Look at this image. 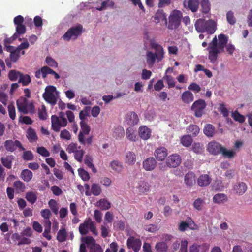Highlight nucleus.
Listing matches in <instances>:
<instances>
[{"label": "nucleus", "mask_w": 252, "mask_h": 252, "mask_svg": "<svg viewBox=\"0 0 252 252\" xmlns=\"http://www.w3.org/2000/svg\"><path fill=\"white\" fill-rule=\"evenodd\" d=\"M22 158L25 161L32 160L34 158V155L31 151L27 150L23 152Z\"/></svg>", "instance_id": "nucleus-54"}, {"label": "nucleus", "mask_w": 252, "mask_h": 252, "mask_svg": "<svg viewBox=\"0 0 252 252\" xmlns=\"http://www.w3.org/2000/svg\"><path fill=\"white\" fill-rule=\"evenodd\" d=\"M125 134L124 129L122 127L116 128L113 133V136L116 139H119L124 137Z\"/></svg>", "instance_id": "nucleus-43"}, {"label": "nucleus", "mask_w": 252, "mask_h": 252, "mask_svg": "<svg viewBox=\"0 0 252 252\" xmlns=\"http://www.w3.org/2000/svg\"><path fill=\"white\" fill-rule=\"evenodd\" d=\"M14 160L13 155H7L5 157H2L1 161L2 165L6 168L10 169L12 167V163Z\"/></svg>", "instance_id": "nucleus-24"}, {"label": "nucleus", "mask_w": 252, "mask_h": 252, "mask_svg": "<svg viewBox=\"0 0 252 252\" xmlns=\"http://www.w3.org/2000/svg\"><path fill=\"white\" fill-rule=\"evenodd\" d=\"M81 130L80 131L78 139L79 143L83 145H90L93 142V136L85 137V135L89 134L90 132V127L84 121H81L80 123Z\"/></svg>", "instance_id": "nucleus-1"}, {"label": "nucleus", "mask_w": 252, "mask_h": 252, "mask_svg": "<svg viewBox=\"0 0 252 252\" xmlns=\"http://www.w3.org/2000/svg\"><path fill=\"white\" fill-rule=\"evenodd\" d=\"M91 219L89 218L86 220L84 223H81L79 226V231L82 235H86L89 229Z\"/></svg>", "instance_id": "nucleus-23"}, {"label": "nucleus", "mask_w": 252, "mask_h": 252, "mask_svg": "<svg viewBox=\"0 0 252 252\" xmlns=\"http://www.w3.org/2000/svg\"><path fill=\"white\" fill-rule=\"evenodd\" d=\"M67 232L65 229L63 228L59 230L57 233V239L60 242H63L66 240Z\"/></svg>", "instance_id": "nucleus-40"}, {"label": "nucleus", "mask_w": 252, "mask_h": 252, "mask_svg": "<svg viewBox=\"0 0 252 252\" xmlns=\"http://www.w3.org/2000/svg\"><path fill=\"white\" fill-rule=\"evenodd\" d=\"M45 92L43 94V97L48 103L52 105L56 104L57 98L54 94L56 88L53 86H48L45 88Z\"/></svg>", "instance_id": "nucleus-5"}, {"label": "nucleus", "mask_w": 252, "mask_h": 252, "mask_svg": "<svg viewBox=\"0 0 252 252\" xmlns=\"http://www.w3.org/2000/svg\"><path fill=\"white\" fill-rule=\"evenodd\" d=\"M83 27L81 25L73 26L69 28L63 36L64 40L69 41L71 39H76L82 32Z\"/></svg>", "instance_id": "nucleus-3"}, {"label": "nucleus", "mask_w": 252, "mask_h": 252, "mask_svg": "<svg viewBox=\"0 0 252 252\" xmlns=\"http://www.w3.org/2000/svg\"><path fill=\"white\" fill-rule=\"evenodd\" d=\"M206 106L205 101L203 99H199L192 104L191 109L194 112V115L196 117H200L202 116Z\"/></svg>", "instance_id": "nucleus-8"}, {"label": "nucleus", "mask_w": 252, "mask_h": 252, "mask_svg": "<svg viewBox=\"0 0 252 252\" xmlns=\"http://www.w3.org/2000/svg\"><path fill=\"white\" fill-rule=\"evenodd\" d=\"M168 153L166 148L161 147L157 148L154 152V156L158 161H162L167 156Z\"/></svg>", "instance_id": "nucleus-17"}, {"label": "nucleus", "mask_w": 252, "mask_h": 252, "mask_svg": "<svg viewBox=\"0 0 252 252\" xmlns=\"http://www.w3.org/2000/svg\"><path fill=\"white\" fill-rule=\"evenodd\" d=\"M136 160V156L135 153L133 152H128L126 153L125 156V162L129 165H133Z\"/></svg>", "instance_id": "nucleus-25"}, {"label": "nucleus", "mask_w": 252, "mask_h": 252, "mask_svg": "<svg viewBox=\"0 0 252 252\" xmlns=\"http://www.w3.org/2000/svg\"><path fill=\"white\" fill-rule=\"evenodd\" d=\"M223 146L219 142L212 141L207 145V150L212 155H218L221 153Z\"/></svg>", "instance_id": "nucleus-10"}, {"label": "nucleus", "mask_w": 252, "mask_h": 252, "mask_svg": "<svg viewBox=\"0 0 252 252\" xmlns=\"http://www.w3.org/2000/svg\"><path fill=\"white\" fill-rule=\"evenodd\" d=\"M192 142V139L189 135H184L181 139V143L185 147H189L191 145Z\"/></svg>", "instance_id": "nucleus-50"}, {"label": "nucleus", "mask_w": 252, "mask_h": 252, "mask_svg": "<svg viewBox=\"0 0 252 252\" xmlns=\"http://www.w3.org/2000/svg\"><path fill=\"white\" fill-rule=\"evenodd\" d=\"M25 198L28 201L32 204L35 203L37 198L36 194L33 191L27 192L26 194Z\"/></svg>", "instance_id": "nucleus-46"}, {"label": "nucleus", "mask_w": 252, "mask_h": 252, "mask_svg": "<svg viewBox=\"0 0 252 252\" xmlns=\"http://www.w3.org/2000/svg\"><path fill=\"white\" fill-rule=\"evenodd\" d=\"M21 73V72L16 70H11L8 73V76L10 81H16L19 79Z\"/></svg>", "instance_id": "nucleus-45"}, {"label": "nucleus", "mask_w": 252, "mask_h": 252, "mask_svg": "<svg viewBox=\"0 0 252 252\" xmlns=\"http://www.w3.org/2000/svg\"><path fill=\"white\" fill-rule=\"evenodd\" d=\"M37 152L43 157H48L50 154V152L44 147L41 146L37 148Z\"/></svg>", "instance_id": "nucleus-61"}, {"label": "nucleus", "mask_w": 252, "mask_h": 252, "mask_svg": "<svg viewBox=\"0 0 252 252\" xmlns=\"http://www.w3.org/2000/svg\"><path fill=\"white\" fill-rule=\"evenodd\" d=\"M192 225L196 226L192 219L189 217L185 221H182L180 223L178 226V230L181 232L185 231L188 228L194 230L195 229V228L192 227Z\"/></svg>", "instance_id": "nucleus-14"}, {"label": "nucleus", "mask_w": 252, "mask_h": 252, "mask_svg": "<svg viewBox=\"0 0 252 252\" xmlns=\"http://www.w3.org/2000/svg\"><path fill=\"white\" fill-rule=\"evenodd\" d=\"M48 205L52 212L56 215L58 214L59 208L57 201L54 199H50L48 202Z\"/></svg>", "instance_id": "nucleus-56"}, {"label": "nucleus", "mask_w": 252, "mask_h": 252, "mask_svg": "<svg viewBox=\"0 0 252 252\" xmlns=\"http://www.w3.org/2000/svg\"><path fill=\"white\" fill-rule=\"evenodd\" d=\"M227 200V196L223 193H218L215 195L213 198V200L216 203H221Z\"/></svg>", "instance_id": "nucleus-39"}, {"label": "nucleus", "mask_w": 252, "mask_h": 252, "mask_svg": "<svg viewBox=\"0 0 252 252\" xmlns=\"http://www.w3.org/2000/svg\"><path fill=\"white\" fill-rule=\"evenodd\" d=\"M4 146L7 151L10 152L15 151L17 148H19L20 151L25 150L21 142L18 140H7L4 142Z\"/></svg>", "instance_id": "nucleus-9"}, {"label": "nucleus", "mask_w": 252, "mask_h": 252, "mask_svg": "<svg viewBox=\"0 0 252 252\" xmlns=\"http://www.w3.org/2000/svg\"><path fill=\"white\" fill-rule=\"evenodd\" d=\"M97 203L98 206L103 210H108L111 207L110 203L106 199H100Z\"/></svg>", "instance_id": "nucleus-53"}, {"label": "nucleus", "mask_w": 252, "mask_h": 252, "mask_svg": "<svg viewBox=\"0 0 252 252\" xmlns=\"http://www.w3.org/2000/svg\"><path fill=\"white\" fill-rule=\"evenodd\" d=\"M137 188L139 192L145 193L149 191L150 189V185L148 183L141 181L139 182Z\"/></svg>", "instance_id": "nucleus-36"}, {"label": "nucleus", "mask_w": 252, "mask_h": 252, "mask_svg": "<svg viewBox=\"0 0 252 252\" xmlns=\"http://www.w3.org/2000/svg\"><path fill=\"white\" fill-rule=\"evenodd\" d=\"M13 187L15 188L17 192H23L26 189V186L24 183L18 180L15 181L13 183Z\"/></svg>", "instance_id": "nucleus-42"}, {"label": "nucleus", "mask_w": 252, "mask_h": 252, "mask_svg": "<svg viewBox=\"0 0 252 252\" xmlns=\"http://www.w3.org/2000/svg\"><path fill=\"white\" fill-rule=\"evenodd\" d=\"M52 128L55 132H59L60 130L61 127H65L67 124V121L66 118L60 119L56 115L51 116Z\"/></svg>", "instance_id": "nucleus-6"}, {"label": "nucleus", "mask_w": 252, "mask_h": 252, "mask_svg": "<svg viewBox=\"0 0 252 252\" xmlns=\"http://www.w3.org/2000/svg\"><path fill=\"white\" fill-rule=\"evenodd\" d=\"M110 166L111 168L116 172H121L123 168L122 164L117 160H113L110 162Z\"/></svg>", "instance_id": "nucleus-37"}, {"label": "nucleus", "mask_w": 252, "mask_h": 252, "mask_svg": "<svg viewBox=\"0 0 252 252\" xmlns=\"http://www.w3.org/2000/svg\"><path fill=\"white\" fill-rule=\"evenodd\" d=\"M201 11L205 14L208 13L210 10V4L208 0H202L200 3Z\"/></svg>", "instance_id": "nucleus-41"}, {"label": "nucleus", "mask_w": 252, "mask_h": 252, "mask_svg": "<svg viewBox=\"0 0 252 252\" xmlns=\"http://www.w3.org/2000/svg\"><path fill=\"white\" fill-rule=\"evenodd\" d=\"M232 116L234 120L240 123H243L245 120L244 116L240 114L238 111L233 113Z\"/></svg>", "instance_id": "nucleus-63"}, {"label": "nucleus", "mask_w": 252, "mask_h": 252, "mask_svg": "<svg viewBox=\"0 0 252 252\" xmlns=\"http://www.w3.org/2000/svg\"><path fill=\"white\" fill-rule=\"evenodd\" d=\"M157 59L156 55L152 51H147L146 52V62L148 65L153 66Z\"/></svg>", "instance_id": "nucleus-34"}, {"label": "nucleus", "mask_w": 252, "mask_h": 252, "mask_svg": "<svg viewBox=\"0 0 252 252\" xmlns=\"http://www.w3.org/2000/svg\"><path fill=\"white\" fill-rule=\"evenodd\" d=\"M126 244L128 249H131L135 252H138L140 250L142 243L139 239L131 236L127 239Z\"/></svg>", "instance_id": "nucleus-13"}, {"label": "nucleus", "mask_w": 252, "mask_h": 252, "mask_svg": "<svg viewBox=\"0 0 252 252\" xmlns=\"http://www.w3.org/2000/svg\"><path fill=\"white\" fill-rule=\"evenodd\" d=\"M204 204V200L198 198L194 201L193 205L195 209L198 211H200L202 209Z\"/></svg>", "instance_id": "nucleus-57"}, {"label": "nucleus", "mask_w": 252, "mask_h": 252, "mask_svg": "<svg viewBox=\"0 0 252 252\" xmlns=\"http://www.w3.org/2000/svg\"><path fill=\"white\" fill-rule=\"evenodd\" d=\"M181 99L185 103L189 104L193 101L194 96L190 91H186L182 94Z\"/></svg>", "instance_id": "nucleus-26"}, {"label": "nucleus", "mask_w": 252, "mask_h": 252, "mask_svg": "<svg viewBox=\"0 0 252 252\" xmlns=\"http://www.w3.org/2000/svg\"><path fill=\"white\" fill-rule=\"evenodd\" d=\"M93 158L89 155H86L84 160V163L90 168H91L94 173H96L97 170L94 164L93 163Z\"/></svg>", "instance_id": "nucleus-32"}, {"label": "nucleus", "mask_w": 252, "mask_h": 252, "mask_svg": "<svg viewBox=\"0 0 252 252\" xmlns=\"http://www.w3.org/2000/svg\"><path fill=\"white\" fill-rule=\"evenodd\" d=\"M181 157L177 154H174L168 157L166 163L169 167L175 168L181 164Z\"/></svg>", "instance_id": "nucleus-12"}, {"label": "nucleus", "mask_w": 252, "mask_h": 252, "mask_svg": "<svg viewBox=\"0 0 252 252\" xmlns=\"http://www.w3.org/2000/svg\"><path fill=\"white\" fill-rule=\"evenodd\" d=\"M126 121L128 125L134 126L138 124L139 118L135 112H129L126 116Z\"/></svg>", "instance_id": "nucleus-19"}, {"label": "nucleus", "mask_w": 252, "mask_h": 252, "mask_svg": "<svg viewBox=\"0 0 252 252\" xmlns=\"http://www.w3.org/2000/svg\"><path fill=\"white\" fill-rule=\"evenodd\" d=\"M221 154L225 158H232L236 155V153L233 150H227L223 147Z\"/></svg>", "instance_id": "nucleus-52"}, {"label": "nucleus", "mask_w": 252, "mask_h": 252, "mask_svg": "<svg viewBox=\"0 0 252 252\" xmlns=\"http://www.w3.org/2000/svg\"><path fill=\"white\" fill-rule=\"evenodd\" d=\"M155 249L157 252H166L168 250V246L165 242H160L156 244Z\"/></svg>", "instance_id": "nucleus-44"}, {"label": "nucleus", "mask_w": 252, "mask_h": 252, "mask_svg": "<svg viewBox=\"0 0 252 252\" xmlns=\"http://www.w3.org/2000/svg\"><path fill=\"white\" fill-rule=\"evenodd\" d=\"M18 83H22L24 86H28L31 82V78L28 74H23L21 73Z\"/></svg>", "instance_id": "nucleus-38"}, {"label": "nucleus", "mask_w": 252, "mask_h": 252, "mask_svg": "<svg viewBox=\"0 0 252 252\" xmlns=\"http://www.w3.org/2000/svg\"><path fill=\"white\" fill-rule=\"evenodd\" d=\"M32 172L29 169H26L22 171L20 177L26 182H30L32 178Z\"/></svg>", "instance_id": "nucleus-30"}, {"label": "nucleus", "mask_w": 252, "mask_h": 252, "mask_svg": "<svg viewBox=\"0 0 252 252\" xmlns=\"http://www.w3.org/2000/svg\"><path fill=\"white\" fill-rule=\"evenodd\" d=\"M212 179L207 174L200 175L197 179V183L199 186L204 187L209 185Z\"/></svg>", "instance_id": "nucleus-22"}, {"label": "nucleus", "mask_w": 252, "mask_h": 252, "mask_svg": "<svg viewBox=\"0 0 252 252\" xmlns=\"http://www.w3.org/2000/svg\"><path fill=\"white\" fill-rule=\"evenodd\" d=\"M136 131L132 127H129L126 129V138L131 141L136 140Z\"/></svg>", "instance_id": "nucleus-33"}, {"label": "nucleus", "mask_w": 252, "mask_h": 252, "mask_svg": "<svg viewBox=\"0 0 252 252\" xmlns=\"http://www.w3.org/2000/svg\"><path fill=\"white\" fill-rule=\"evenodd\" d=\"M195 176L193 172H188L184 177V182L185 184L188 186H192L195 183Z\"/></svg>", "instance_id": "nucleus-27"}, {"label": "nucleus", "mask_w": 252, "mask_h": 252, "mask_svg": "<svg viewBox=\"0 0 252 252\" xmlns=\"http://www.w3.org/2000/svg\"><path fill=\"white\" fill-rule=\"evenodd\" d=\"M218 44V40L216 37L215 36L214 38H213L211 42L209 44V46L207 49L209 52L208 59L210 60V62L212 63H214L217 60Z\"/></svg>", "instance_id": "nucleus-4"}, {"label": "nucleus", "mask_w": 252, "mask_h": 252, "mask_svg": "<svg viewBox=\"0 0 252 252\" xmlns=\"http://www.w3.org/2000/svg\"><path fill=\"white\" fill-rule=\"evenodd\" d=\"M166 13L164 12L163 10H158L154 17L156 23H158L161 21L164 22L165 24H167V19Z\"/></svg>", "instance_id": "nucleus-21"}, {"label": "nucleus", "mask_w": 252, "mask_h": 252, "mask_svg": "<svg viewBox=\"0 0 252 252\" xmlns=\"http://www.w3.org/2000/svg\"><path fill=\"white\" fill-rule=\"evenodd\" d=\"M66 151L69 153H73L75 159L81 163L85 153L84 150L78 146L76 143L71 142L67 146Z\"/></svg>", "instance_id": "nucleus-2"}, {"label": "nucleus", "mask_w": 252, "mask_h": 252, "mask_svg": "<svg viewBox=\"0 0 252 252\" xmlns=\"http://www.w3.org/2000/svg\"><path fill=\"white\" fill-rule=\"evenodd\" d=\"M26 137L30 143L36 141L38 139V137L35 130L32 127H29L27 129Z\"/></svg>", "instance_id": "nucleus-29"}, {"label": "nucleus", "mask_w": 252, "mask_h": 252, "mask_svg": "<svg viewBox=\"0 0 252 252\" xmlns=\"http://www.w3.org/2000/svg\"><path fill=\"white\" fill-rule=\"evenodd\" d=\"M78 173L83 181H88L90 179V175L88 172L85 170L84 169H79Z\"/></svg>", "instance_id": "nucleus-60"}, {"label": "nucleus", "mask_w": 252, "mask_h": 252, "mask_svg": "<svg viewBox=\"0 0 252 252\" xmlns=\"http://www.w3.org/2000/svg\"><path fill=\"white\" fill-rule=\"evenodd\" d=\"M150 45L151 48L155 50L154 53L156 55L158 62L161 61L164 57V51L162 46L152 40L150 41Z\"/></svg>", "instance_id": "nucleus-11"}, {"label": "nucleus", "mask_w": 252, "mask_h": 252, "mask_svg": "<svg viewBox=\"0 0 252 252\" xmlns=\"http://www.w3.org/2000/svg\"><path fill=\"white\" fill-rule=\"evenodd\" d=\"M226 19L227 22L231 25H233L236 22V18L234 16V13L232 11H229L226 14Z\"/></svg>", "instance_id": "nucleus-59"}, {"label": "nucleus", "mask_w": 252, "mask_h": 252, "mask_svg": "<svg viewBox=\"0 0 252 252\" xmlns=\"http://www.w3.org/2000/svg\"><path fill=\"white\" fill-rule=\"evenodd\" d=\"M139 135L143 140L148 139L151 135V130L146 126H141L138 129Z\"/></svg>", "instance_id": "nucleus-20"}, {"label": "nucleus", "mask_w": 252, "mask_h": 252, "mask_svg": "<svg viewBox=\"0 0 252 252\" xmlns=\"http://www.w3.org/2000/svg\"><path fill=\"white\" fill-rule=\"evenodd\" d=\"M163 79L167 82L168 88H171L175 86V79L172 76L165 75L163 77Z\"/></svg>", "instance_id": "nucleus-55"}, {"label": "nucleus", "mask_w": 252, "mask_h": 252, "mask_svg": "<svg viewBox=\"0 0 252 252\" xmlns=\"http://www.w3.org/2000/svg\"><path fill=\"white\" fill-rule=\"evenodd\" d=\"M188 7L192 12H196L198 7L199 1L198 0H189Z\"/></svg>", "instance_id": "nucleus-51"}, {"label": "nucleus", "mask_w": 252, "mask_h": 252, "mask_svg": "<svg viewBox=\"0 0 252 252\" xmlns=\"http://www.w3.org/2000/svg\"><path fill=\"white\" fill-rule=\"evenodd\" d=\"M216 30V24L213 20L206 21V25L205 27V32L209 34H213Z\"/></svg>", "instance_id": "nucleus-31"}, {"label": "nucleus", "mask_w": 252, "mask_h": 252, "mask_svg": "<svg viewBox=\"0 0 252 252\" xmlns=\"http://www.w3.org/2000/svg\"><path fill=\"white\" fill-rule=\"evenodd\" d=\"M199 131V127L195 125H191L187 129V133L189 134V135L191 136V137L196 136L198 134Z\"/></svg>", "instance_id": "nucleus-35"}, {"label": "nucleus", "mask_w": 252, "mask_h": 252, "mask_svg": "<svg viewBox=\"0 0 252 252\" xmlns=\"http://www.w3.org/2000/svg\"><path fill=\"white\" fill-rule=\"evenodd\" d=\"M247 189V186L243 182H238L233 186V190L238 195H242L244 194Z\"/></svg>", "instance_id": "nucleus-16"}, {"label": "nucleus", "mask_w": 252, "mask_h": 252, "mask_svg": "<svg viewBox=\"0 0 252 252\" xmlns=\"http://www.w3.org/2000/svg\"><path fill=\"white\" fill-rule=\"evenodd\" d=\"M206 21L203 19H199L196 20L195 23V27L198 32H205V27Z\"/></svg>", "instance_id": "nucleus-28"}, {"label": "nucleus", "mask_w": 252, "mask_h": 252, "mask_svg": "<svg viewBox=\"0 0 252 252\" xmlns=\"http://www.w3.org/2000/svg\"><path fill=\"white\" fill-rule=\"evenodd\" d=\"M157 161L153 157H149L143 161V167L146 171H152L157 166Z\"/></svg>", "instance_id": "nucleus-15"}, {"label": "nucleus", "mask_w": 252, "mask_h": 252, "mask_svg": "<svg viewBox=\"0 0 252 252\" xmlns=\"http://www.w3.org/2000/svg\"><path fill=\"white\" fill-rule=\"evenodd\" d=\"M90 108L86 107L83 110L81 111L79 113V118L81 121H84L87 116H89Z\"/></svg>", "instance_id": "nucleus-62"}, {"label": "nucleus", "mask_w": 252, "mask_h": 252, "mask_svg": "<svg viewBox=\"0 0 252 252\" xmlns=\"http://www.w3.org/2000/svg\"><path fill=\"white\" fill-rule=\"evenodd\" d=\"M92 193L94 196H98L102 192L100 186L98 184L94 183L91 186Z\"/></svg>", "instance_id": "nucleus-49"}, {"label": "nucleus", "mask_w": 252, "mask_h": 252, "mask_svg": "<svg viewBox=\"0 0 252 252\" xmlns=\"http://www.w3.org/2000/svg\"><path fill=\"white\" fill-rule=\"evenodd\" d=\"M26 32V26L22 24L16 26V32L14 33L18 37L20 35L24 34Z\"/></svg>", "instance_id": "nucleus-58"}, {"label": "nucleus", "mask_w": 252, "mask_h": 252, "mask_svg": "<svg viewBox=\"0 0 252 252\" xmlns=\"http://www.w3.org/2000/svg\"><path fill=\"white\" fill-rule=\"evenodd\" d=\"M89 250V252H103L101 247L98 244L91 245Z\"/></svg>", "instance_id": "nucleus-64"}, {"label": "nucleus", "mask_w": 252, "mask_h": 252, "mask_svg": "<svg viewBox=\"0 0 252 252\" xmlns=\"http://www.w3.org/2000/svg\"><path fill=\"white\" fill-rule=\"evenodd\" d=\"M181 14L178 11H174L169 18L168 28L173 30L177 29L180 24Z\"/></svg>", "instance_id": "nucleus-7"}, {"label": "nucleus", "mask_w": 252, "mask_h": 252, "mask_svg": "<svg viewBox=\"0 0 252 252\" xmlns=\"http://www.w3.org/2000/svg\"><path fill=\"white\" fill-rule=\"evenodd\" d=\"M28 100L24 97H20L17 100V108L19 111L26 114L28 113Z\"/></svg>", "instance_id": "nucleus-18"}, {"label": "nucleus", "mask_w": 252, "mask_h": 252, "mask_svg": "<svg viewBox=\"0 0 252 252\" xmlns=\"http://www.w3.org/2000/svg\"><path fill=\"white\" fill-rule=\"evenodd\" d=\"M114 5L113 1L111 0L104 1L101 3V6L96 8V9L99 11H102L108 8H112Z\"/></svg>", "instance_id": "nucleus-47"}, {"label": "nucleus", "mask_w": 252, "mask_h": 252, "mask_svg": "<svg viewBox=\"0 0 252 252\" xmlns=\"http://www.w3.org/2000/svg\"><path fill=\"white\" fill-rule=\"evenodd\" d=\"M215 128L211 124H207L204 129V133L207 137H212L214 134Z\"/></svg>", "instance_id": "nucleus-48"}]
</instances>
